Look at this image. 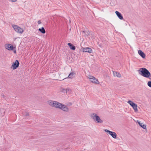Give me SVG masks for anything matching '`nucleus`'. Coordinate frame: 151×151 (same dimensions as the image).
Listing matches in <instances>:
<instances>
[{"instance_id": "obj_4", "label": "nucleus", "mask_w": 151, "mask_h": 151, "mask_svg": "<svg viewBox=\"0 0 151 151\" xmlns=\"http://www.w3.org/2000/svg\"><path fill=\"white\" fill-rule=\"evenodd\" d=\"M127 103L133 108L135 112H137L138 109H137V106L132 101L129 100Z\"/></svg>"}, {"instance_id": "obj_24", "label": "nucleus", "mask_w": 151, "mask_h": 151, "mask_svg": "<svg viewBox=\"0 0 151 151\" xmlns=\"http://www.w3.org/2000/svg\"><path fill=\"white\" fill-rule=\"evenodd\" d=\"M39 24H41V21L40 20H39L38 21V22H37Z\"/></svg>"}, {"instance_id": "obj_20", "label": "nucleus", "mask_w": 151, "mask_h": 151, "mask_svg": "<svg viewBox=\"0 0 151 151\" xmlns=\"http://www.w3.org/2000/svg\"><path fill=\"white\" fill-rule=\"evenodd\" d=\"M39 30L43 34H44L45 32V31L43 27H42L41 28H39Z\"/></svg>"}, {"instance_id": "obj_26", "label": "nucleus", "mask_w": 151, "mask_h": 151, "mask_svg": "<svg viewBox=\"0 0 151 151\" xmlns=\"http://www.w3.org/2000/svg\"><path fill=\"white\" fill-rule=\"evenodd\" d=\"M83 33H85L86 32H85V31H83Z\"/></svg>"}, {"instance_id": "obj_11", "label": "nucleus", "mask_w": 151, "mask_h": 151, "mask_svg": "<svg viewBox=\"0 0 151 151\" xmlns=\"http://www.w3.org/2000/svg\"><path fill=\"white\" fill-rule=\"evenodd\" d=\"M115 13L119 19L121 20L123 19V17L121 13L117 11H116Z\"/></svg>"}, {"instance_id": "obj_7", "label": "nucleus", "mask_w": 151, "mask_h": 151, "mask_svg": "<svg viewBox=\"0 0 151 151\" xmlns=\"http://www.w3.org/2000/svg\"><path fill=\"white\" fill-rule=\"evenodd\" d=\"M104 131L108 133L113 138L116 139V138L117 135L115 132L110 131L107 129H105Z\"/></svg>"}, {"instance_id": "obj_5", "label": "nucleus", "mask_w": 151, "mask_h": 151, "mask_svg": "<svg viewBox=\"0 0 151 151\" xmlns=\"http://www.w3.org/2000/svg\"><path fill=\"white\" fill-rule=\"evenodd\" d=\"M88 78L90 80V81L92 83L98 84L99 82L97 79L93 76H89Z\"/></svg>"}, {"instance_id": "obj_19", "label": "nucleus", "mask_w": 151, "mask_h": 151, "mask_svg": "<svg viewBox=\"0 0 151 151\" xmlns=\"http://www.w3.org/2000/svg\"><path fill=\"white\" fill-rule=\"evenodd\" d=\"M60 91L63 93H65L66 91V88L63 87H60Z\"/></svg>"}, {"instance_id": "obj_15", "label": "nucleus", "mask_w": 151, "mask_h": 151, "mask_svg": "<svg viewBox=\"0 0 151 151\" xmlns=\"http://www.w3.org/2000/svg\"><path fill=\"white\" fill-rule=\"evenodd\" d=\"M137 122L139 124V126L142 127L144 129H146V124H143L142 123H141L138 120H137Z\"/></svg>"}, {"instance_id": "obj_2", "label": "nucleus", "mask_w": 151, "mask_h": 151, "mask_svg": "<svg viewBox=\"0 0 151 151\" xmlns=\"http://www.w3.org/2000/svg\"><path fill=\"white\" fill-rule=\"evenodd\" d=\"M12 27L16 32L20 34H22L24 30V29L23 28H21L17 25H12Z\"/></svg>"}, {"instance_id": "obj_8", "label": "nucleus", "mask_w": 151, "mask_h": 151, "mask_svg": "<svg viewBox=\"0 0 151 151\" xmlns=\"http://www.w3.org/2000/svg\"><path fill=\"white\" fill-rule=\"evenodd\" d=\"M4 47L5 48L9 51L12 50L14 49L13 46L10 44H6L4 45Z\"/></svg>"}, {"instance_id": "obj_16", "label": "nucleus", "mask_w": 151, "mask_h": 151, "mask_svg": "<svg viewBox=\"0 0 151 151\" xmlns=\"http://www.w3.org/2000/svg\"><path fill=\"white\" fill-rule=\"evenodd\" d=\"M61 103L57 101H55L54 107L59 109L60 106V105H61Z\"/></svg>"}, {"instance_id": "obj_6", "label": "nucleus", "mask_w": 151, "mask_h": 151, "mask_svg": "<svg viewBox=\"0 0 151 151\" xmlns=\"http://www.w3.org/2000/svg\"><path fill=\"white\" fill-rule=\"evenodd\" d=\"M59 109L66 112H68L70 110V109L66 105L62 103L61 104Z\"/></svg>"}, {"instance_id": "obj_23", "label": "nucleus", "mask_w": 151, "mask_h": 151, "mask_svg": "<svg viewBox=\"0 0 151 151\" xmlns=\"http://www.w3.org/2000/svg\"><path fill=\"white\" fill-rule=\"evenodd\" d=\"M9 1L11 2H16L17 1V0H9Z\"/></svg>"}, {"instance_id": "obj_25", "label": "nucleus", "mask_w": 151, "mask_h": 151, "mask_svg": "<svg viewBox=\"0 0 151 151\" xmlns=\"http://www.w3.org/2000/svg\"><path fill=\"white\" fill-rule=\"evenodd\" d=\"M14 52L15 53H16V50H14Z\"/></svg>"}, {"instance_id": "obj_12", "label": "nucleus", "mask_w": 151, "mask_h": 151, "mask_svg": "<svg viewBox=\"0 0 151 151\" xmlns=\"http://www.w3.org/2000/svg\"><path fill=\"white\" fill-rule=\"evenodd\" d=\"M113 76L114 77H116L118 78H120L121 77V75L119 73L116 71H113Z\"/></svg>"}, {"instance_id": "obj_14", "label": "nucleus", "mask_w": 151, "mask_h": 151, "mask_svg": "<svg viewBox=\"0 0 151 151\" xmlns=\"http://www.w3.org/2000/svg\"><path fill=\"white\" fill-rule=\"evenodd\" d=\"M138 54L141 56L143 58H145V55L141 50H139L138 51Z\"/></svg>"}, {"instance_id": "obj_28", "label": "nucleus", "mask_w": 151, "mask_h": 151, "mask_svg": "<svg viewBox=\"0 0 151 151\" xmlns=\"http://www.w3.org/2000/svg\"><path fill=\"white\" fill-rule=\"evenodd\" d=\"M15 39H16L15 38L14 39V40H15Z\"/></svg>"}, {"instance_id": "obj_27", "label": "nucleus", "mask_w": 151, "mask_h": 151, "mask_svg": "<svg viewBox=\"0 0 151 151\" xmlns=\"http://www.w3.org/2000/svg\"><path fill=\"white\" fill-rule=\"evenodd\" d=\"M2 97L3 98H4V96L3 95L2 96Z\"/></svg>"}, {"instance_id": "obj_18", "label": "nucleus", "mask_w": 151, "mask_h": 151, "mask_svg": "<svg viewBox=\"0 0 151 151\" xmlns=\"http://www.w3.org/2000/svg\"><path fill=\"white\" fill-rule=\"evenodd\" d=\"M75 74V73L74 72H72L69 74L68 76V77L70 78H73Z\"/></svg>"}, {"instance_id": "obj_1", "label": "nucleus", "mask_w": 151, "mask_h": 151, "mask_svg": "<svg viewBox=\"0 0 151 151\" xmlns=\"http://www.w3.org/2000/svg\"><path fill=\"white\" fill-rule=\"evenodd\" d=\"M139 74L141 76L149 79L151 74L149 71L145 68H141L138 70Z\"/></svg>"}, {"instance_id": "obj_21", "label": "nucleus", "mask_w": 151, "mask_h": 151, "mask_svg": "<svg viewBox=\"0 0 151 151\" xmlns=\"http://www.w3.org/2000/svg\"><path fill=\"white\" fill-rule=\"evenodd\" d=\"M71 89L69 88H66V91L65 93L67 94L69 93L70 94L71 92Z\"/></svg>"}, {"instance_id": "obj_9", "label": "nucleus", "mask_w": 151, "mask_h": 151, "mask_svg": "<svg viewBox=\"0 0 151 151\" xmlns=\"http://www.w3.org/2000/svg\"><path fill=\"white\" fill-rule=\"evenodd\" d=\"M19 64L18 61L17 60H16L15 62L13 63L12 67L13 70L15 69L18 67Z\"/></svg>"}, {"instance_id": "obj_10", "label": "nucleus", "mask_w": 151, "mask_h": 151, "mask_svg": "<svg viewBox=\"0 0 151 151\" xmlns=\"http://www.w3.org/2000/svg\"><path fill=\"white\" fill-rule=\"evenodd\" d=\"M55 101L49 100L47 101V104L49 106L54 107Z\"/></svg>"}, {"instance_id": "obj_13", "label": "nucleus", "mask_w": 151, "mask_h": 151, "mask_svg": "<svg viewBox=\"0 0 151 151\" xmlns=\"http://www.w3.org/2000/svg\"><path fill=\"white\" fill-rule=\"evenodd\" d=\"M83 52L91 53L92 52V50L90 48L85 47L83 49Z\"/></svg>"}, {"instance_id": "obj_17", "label": "nucleus", "mask_w": 151, "mask_h": 151, "mask_svg": "<svg viewBox=\"0 0 151 151\" xmlns=\"http://www.w3.org/2000/svg\"><path fill=\"white\" fill-rule=\"evenodd\" d=\"M68 45L69 46L70 49L73 50H74L75 49V47L73 46L71 43H68Z\"/></svg>"}, {"instance_id": "obj_22", "label": "nucleus", "mask_w": 151, "mask_h": 151, "mask_svg": "<svg viewBox=\"0 0 151 151\" xmlns=\"http://www.w3.org/2000/svg\"><path fill=\"white\" fill-rule=\"evenodd\" d=\"M148 86L150 87L151 88V81H149L147 83Z\"/></svg>"}, {"instance_id": "obj_3", "label": "nucleus", "mask_w": 151, "mask_h": 151, "mask_svg": "<svg viewBox=\"0 0 151 151\" xmlns=\"http://www.w3.org/2000/svg\"><path fill=\"white\" fill-rule=\"evenodd\" d=\"M91 116L94 121L97 123H102L103 121L99 117L97 116L96 114H91Z\"/></svg>"}]
</instances>
